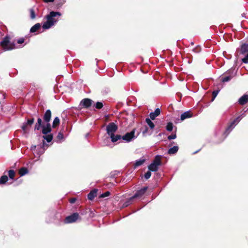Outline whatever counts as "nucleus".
<instances>
[{
    "instance_id": "nucleus-24",
    "label": "nucleus",
    "mask_w": 248,
    "mask_h": 248,
    "mask_svg": "<svg viewBox=\"0 0 248 248\" xmlns=\"http://www.w3.org/2000/svg\"><path fill=\"white\" fill-rule=\"evenodd\" d=\"M43 138L48 142H50L53 139V136H52V135L50 134V135H47L44 136Z\"/></svg>"
},
{
    "instance_id": "nucleus-3",
    "label": "nucleus",
    "mask_w": 248,
    "mask_h": 248,
    "mask_svg": "<svg viewBox=\"0 0 248 248\" xmlns=\"http://www.w3.org/2000/svg\"><path fill=\"white\" fill-rule=\"evenodd\" d=\"M0 46L5 50H9L15 48V45L10 42V37L8 36H6L3 38L0 42Z\"/></svg>"
},
{
    "instance_id": "nucleus-27",
    "label": "nucleus",
    "mask_w": 248,
    "mask_h": 248,
    "mask_svg": "<svg viewBox=\"0 0 248 248\" xmlns=\"http://www.w3.org/2000/svg\"><path fill=\"white\" fill-rule=\"evenodd\" d=\"M30 17L31 19H33L35 18V14L34 10L33 9H30Z\"/></svg>"
},
{
    "instance_id": "nucleus-5",
    "label": "nucleus",
    "mask_w": 248,
    "mask_h": 248,
    "mask_svg": "<svg viewBox=\"0 0 248 248\" xmlns=\"http://www.w3.org/2000/svg\"><path fill=\"white\" fill-rule=\"evenodd\" d=\"M161 161L160 159V156L159 155H156L153 161V163H152L149 166L148 169L150 171H156L158 170V166L160 165Z\"/></svg>"
},
{
    "instance_id": "nucleus-32",
    "label": "nucleus",
    "mask_w": 248,
    "mask_h": 248,
    "mask_svg": "<svg viewBox=\"0 0 248 248\" xmlns=\"http://www.w3.org/2000/svg\"><path fill=\"white\" fill-rule=\"evenodd\" d=\"M109 195H110V192L109 191H107V192H105L104 193L102 194L100 196V197L105 198V197L108 196Z\"/></svg>"
},
{
    "instance_id": "nucleus-31",
    "label": "nucleus",
    "mask_w": 248,
    "mask_h": 248,
    "mask_svg": "<svg viewBox=\"0 0 248 248\" xmlns=\"http://www.w3.org/2000/svg\"><path fill=\"white\" fill-rule=\"evenodd\" d=\"M151 172L150 170V171H147L145 174L144 177L146 179H148L151 177Z\"/></svg>"
},
{
    "instance_id": "nucleus-7",
    "label": "nucleus",
    "mask_w": 248,
    "mask_h": 248,
    "mask_svg": "<svg viewBox=\"0 0 248 248\" xmlns=\"http://www.w3.org/2000/svg\"><path fill=\"white\" fill-rule=\"evenodd\" d=\"M135 130L133 129L131 132L126 133L124 135L121 136V138L126 142H130L136 137L135 136Z\"/></svg>"
},
{
    "instance_id": "nucleus-1",
    "label": "nucleus",
    "mask_w": 248,
    "mask_h": 248,
    "mask_svg": "<svg viewBox=\"0 0 248 248\" xmlns=\"http://www.w3.org/2000/svg\"><path fill=\"white\" fill-rule=\"evenodd\" d=\"M61 16V13L59 12L51 11L46 16V21L43 25L44 29H48L54 25L58 21V17Z\"/></svg>"
},
{
    "instance_id": "nucleus-23",
    "label": "nucleus",
    "mask_w": 248,
    "mask_h": 248,
    "mask_svg": "<svg viewBox=\"0 0 248 248\" xmlns=\"http://www.w3.org/2000/svg\"><path fill=\"white\" fill-rule=\"evenodd\" d=\"M146 122L151 129H153L154 128L155 125L149 118L146 119Z\"/></svg>"
},
{
    "instance_id": "nucleus-38",
    "label": "nucleus",
    "mask_w": 248,
    "mask_h": 248,
    "mask_svg": "<svg viewBox=\"0 0 248 248\" xmlns=\"http://www.w3.org/2000/svg\"><path fill=\"white\" fill-rule=\"evenodd\" d=\"M24 41H25V40L24 38H20L18 40L17 43L18 44H22V43H24Z\"/></svg>"
},
{
    "instance_id": "nucleus-12",
    "label": "nucleus",
    "mask_w": 248,
    "mask_h": 248,
    "mask_svg": "<svg viewBox=\"0 0 248 248\" xmlns=\"http://www.w3.org/2000/svg\"><path fill=\"white\" fill-rule=\"evenodd\" d=\"M160 113V110L159 108H156L154 112H151L150 113V117L152 120H154L158 116Z\"/></svg>"
},
{
    "instance_id": "nucleus-17",
    "label": "nucleus",
    "mask_w": 248,
    "mask_h": 248,
    "mask_svg": "<svg viewBox=\"0 0 248 248\" xmlns=\"http://www.w3.org/2000/svg\"><path fill=\"white\" fill-rule=\"evenodd\" d=\"M42 119L40 118H38L37 119V122L36 123L34 127V129L35 130H39L41 127H42L43 125H42Z\"/></svg>"
},
{
    "instance_id": "nucleus-35",
    "label": "nucleus",
    "mask_w": 248,
    "mask_h": 248,
    "mask_svg": "<svg viewBox=\"0 0 248 248\" xmlns=\"http://www.w3.org/2000/svg\"><path fill=\"white\" fill-rule=\"evenodd\" d=\"M242 61L244 63H248V54L242 59Z\"/></svg>"
},
{
    "instance_id": "nucleus-25",
    "label": "nucleus",
    "mask_w": 248,
    "mask_h": 248,
    "mask_svg": "<svg viewBox=\"0 0 248 248\" xmlns=\"http://www.w3.org/2000/svg\"><path fill=\"white\" fill-rule=\"evenodd\" d=\"M166 129L169 131H171L173 129V124L171 122L168 123L166 126Z\"/></svg>"
},
{
    "instance_id": "nucleus-13",
    "label": "nucleus",
    "mask_w": 248,
    "mask_h": 248,
    "mask_svg": "<svg viewBox=\"0 0 248 248\" xmlns=\"http://www.w3.org/2000/svg\"><path fill=\"white\" fill-rule=\"evenodd\" d=\"M241 105H244L248 102V95L245 94L241 97L238 101Z\"/></svg>"
},
{
    "instance_id": "nucleus-20",
    "label": "nucleus",
    "mask_w": 248,
    "mask_h": 248,
    "mask_svg": "<svg viewBox=\"0 0 248 248\" xmlns=\"http://www.w3.org/2000/svg\"><path fill=\"white\" fill-rule=\"evenodd\" d=\"M40 24L39 23H37L31 28V29L30 30V31L31 32H34L37 30H38L40 28Z\"/></svg>"
},
{
    "instance_id": "nucleus-22",
    "label": "nucleus",
    "mask_w": 248,
    "mask_h": 248,
    "mask_svg": "<svg viewBox=\"0 0 248 248\" xmlns=\"http://www.w3.org/2000/svg\"><path fill=\"white\" fill-rule=\"evenodd\" d=\"M60 124V119L58 117H56L55 118L53 122V127L55 128Z\"/></svg>"
},
{
    "instance_id": "nucleus-6",
    "label": "nucleus",
    "mask_w": 248,
    "mask_h": 248,
    "mask_svg": "<svg viewBox=\"0 0 248 248\" xmlns=\"http://www.w3.org/2000/svg\"><path fill=\"white\" fill-rule=\"evenodd\" d=\"M148 189L147 186L144 187L143 188H141V189L138 190L135 194L134 195L130 198L129 201H131L132 199L135 198H138L141 197L144 194L145 192L147 191ZM130 204V201L128 202L127 203H125L124 206H127Z\"/></svg>"
},
{
    "instance_id": "nucleus-36",
    "label": "nucleus",
    "mask_w": 248,
    "mask_h": 248,
    "mask_svg": "<svg viewBox=\"0 0 248 248\" xmlns=\"http://www.w3.org/2000/svg\"><path fill=\"white\" fill-rule=\"evenodd\" d=\"M176 138V134L171 135L169 136H168V139L169 140H173L175 139Z\"/></svg>"
},
{
    "instance_id": "nucleus-15",
    "label": "nucleus",
    "mask_w": 248,
    "mask_h": 248,
    "mask_svg": "<svg viewBox=\"0 0 248 248\" xmlns=\"http://www.w3.org/2000/svg\"><path fill=\"white\" fill-rule=\"evenodd\" d=\"M97 190L94 189L91 191L88 195V198L89 200H92L97 195Z\"/></svg>"
},
{
    "instance_id": "nucleus-10",
    "label": "nucleus",
    "mask_w": 248,
    "mask_h": 248,
    "mask_svg": "<svg viewBox=\"0 0 248 248\" xmlns=\"http://www.w3.org/2000/svg\"><path fill=\"white\" fill-rule=\"evenodd\" d=\"M51 117V112L49 109H47L44 115V120L46 123H49Z\"/></svg>"
},
{
    "instance_id": "nucleus-37",
    "label": "nucleus",
    "mask_w": 248,
    "mask_h": 248,
    "mask_svg": "<svg viewBox=\"0 0 248 248\" xmlns=\"http://www.w3.org/2000/svg\"><path fill=\"white\" fill-rule=\"evenodd\" d=\"M27 125H27L26 123H25V124H23V125H22V129H23L25 132H26V131H27Z\"/></svg>"
},
{
    "instance_id": "nucleus-21",
    "label": "nucleus",
    "mask_w": 248,
    "mask_h": 248,
    "mask_svg": "<svg viewBox=\"0 0 248 248\" xmlns=\"http://www.w3.org/2000/svg\"><path fill=\"white\" fill-rule=\"evenodd\" d=\"M28 171L27 168H22L19 170V173L21 176H23L28 173Z\"/></svg>"
},
{
    "instance_id": "nucleus-19",
    "label": "nucleus",
    "mask_w": 248,
    "mask_h": 248,
    "mask_svg": "<svg viewBox=\"0 0 248 248\" xmlns=\"http://www.w3.org/2000/svg\"><path fill=\"white\" fill-rule=\"evenodd\" d=\"M145 161L144 158H140L139 160H136L134 164V167H137L142 165Z\"/></svg>"
},
{
    "instance_id": "nucleus-39",
    "label": "nucleus",
    "mask_w": 248,
    "mask_h": 248,
    "mask_svg": "<svg viewBox=\"0 0 248 248\" xmlns=\"http://www.w3.org/2000/svg\"><path fill=\"white\" fill-rule=\"evenodd\" d=\"M58 138L60 140H61L63 138V135L61 133H59L58 136H57Z\"/></svg>"
},
{
    "instance_id": "nucleus-14",
    "label": "nucleus",
    "mask_w": 248,
    "mask_h": 248,
    "mask_svg": "<svg viewBox=\"0 0 248 248\" xmlns=\"http://www.w3.org/2000/svg\"><path fill=\"white\" fill-rule=\"evenodd\" d=\"M191 117H192V114L190 113V112L189 111H186V112H185L181 114V120L182 121H183L186 118H189Z\"/></svg>"
},
{
    "instance_id": "nucleus-11",
    "label": "nucleus",
    "mask_w": 248,
    "mask_h": 248,
    "mask_svg": "<svg viewBox=\"0 0 248 248\" xmlns=\"http://www.w3.org/2000/svg\"><path fill=\"white\" fill-rule=\"evenodd\" d=\"M42 133L44 134H47L51 131V125L49 123H47L46 125L42 126Z\"/></svg>"
},
{
    "instance_id": "nucleus-8",
    "label": "nucleus",
    "mask_w": 248,
    "mask_h": 248,
    "mask_svg": "<svg viewBox=\"0 0 248 248\" xmlns=\"http://www.w3.org/2000/svg\"><path fill=\"white\" fill-rule=\"evenodd\" d=\"M79 217L78 213H75L70 216L67 217L64 219L65 223H71L78 220Z\"/></svg>"
},
{
    "instance_id": "nucleus-9",
    "label": "nucleus",
    "mask_w": 248,
    "mask_h": 248,
    "mask_svg": "<svg viewBox=\"0 0 248 248\" xmlns=\"http://www.w3.org/2000/svg\"><path fill=\"white\" fill-rule=\"evenodd\" d=\"M92 102L93 101L92 100L88 99V98H85V99H83L81 101V102L80 103V105L81 106H82V107L85 108H88L91 106Z\"/></svg>"
},
{
    "instance_id": "nucleus-30",
    "label": "nucleus",
    "mask_w": 248,
    "mask_h": 248,
    "mask_svg": "<svg viewBox=\"0 0 248 248\" xmlns=\"http://www.w3.org/2000/svg\"><path fill=\"white\" fill-rule=\"evenodd\" d=\"M231 79V76H227L224 78H223L221 79L222 81L223 82H227L229 81Z\"/></svg>"
},
{
    "instance_id": "nucleus-34",
    "label": "nucleus",
    "mask_w": 248,
    "mask_h": 248,
    "mask_svg": "<svg viewBox=\"0 0 248 248\" xmlns=\"http://www.w3.org/2000/svg\"><path fill=\"white\" fill-rule=\"evenodd\" d=\"M219 91H214L213 92V98L212 99V101H213L215 98H216V97L217 96L218 93Z\"/></svg>"
},
{
    "instance_id": "nucleus-18",
    "label": "nucleus",
    "mask_w": 248,
    "mask_h": 248,
    "mask_svg": "<svg viewBox=\"0 0 248 248\" xmlns=\"http://www.w3.org/2000/svg\"><path fill=\"white\" fill-rule=\"evenodd\" d=\"M241 53L243 54L248 52V44H244L241 46Z\"/></svg>"
},
{
    "instance_id": "nucleus-33",
    "label": "nucleus",
    "mask_w": 248,
    "mask_h": 248,
    "mask_svg": "<svg viewBox=\"0 0 248 248\" xmlns=\"http://www.w3.org/2000/svg\"><path fill=\"white\" fill-rule=\"evenodd\" d=\"M34 123V119L28 120L26 123L27 125H31Z\"/></svg>"
},
{
    "instance_id": "nucleus-40",
    "label": "nucleus",
    "mask_w": 248,
    "mask_h": 248,
    "mask_svg": "<svg viewBox=\"0 0 248 248\" xmlns=\"http://www.w3.org/2000/svg\"><path fill=\"white\" fill-rule=\"evenodd\" d=\"M43 1H44L45 2L48 3V2H53V1H54V0H43Z\"/></svg>"
},
{
    "instance_id": "nucleus-16",
    "label": "nucleus",
    "mask_w": 248,
    "mask_h": 248,
    "mask_svg": "<svg viewBox=\"0 0 248 248\" xmlns=\"http://www.w3.org/2000/svg\"><path fill=\"white\" fill-rule=\"evenodd\" d=\"M178 146H174L170 148L168 151L169 154H174L176 153L178 150Z\"/></svg>"
},
{
    "instance_id": "nucleus-26",
    "label": "nucleus",
    "mask_w": 248,
    "mask_h": 248,
    "mask_svg": "<svg viewBox=\"0 0 248 248\" xmlns=\"http://www.w3.org/2000/svg\"><path fill=\"white\" fill-rule=\"evenodd\" d=\"M8 180V177L6 175H3L0 178V184H4Z\"/></svg>"
},
{
    "instance_id": "nucleus-2",
    "label": "nucleus",
    "mask_w": 248,
    "mask_h": 248,
    "mask_svg": "<svg viewBox=\"0 0 248 248\" xmlns=\"http://www.w3.org/2000/svg\"><path fill=\"white\" fill-rule=\"evenodd\" d=\"M117 128V126L113 123L109 124L107 126V134L110 136L111 141L113 142L118 141L121 138V136L119 135H114Z\"/></svg>"
},
{
    "instance_id": "nucleus-29",
    "label": "nucleus",
    "mask_w": 248,
    "mask_h": 248,
    "mask_svg": "<svg viewBox=\"0 0 248 248\" xmlns=\"http://www.w3.org/2000/svg\"><path fill=\"white\" fill-rule=\"evenodd\" d=\"M103 103L100 102H97L95 105V107L97 109H100L103 107Z\"/></svg>"
},
{
    "instance_id": "nucleus-4",
    "label": "nucleus",
    "mask_w": 248,
    "mask_h": 248,
    "mask_svg": "<svg viewBox=\"0 0 248 248\" xmlns=\"http://www.w3.org/2000/svg\"><path fill=\"white\" fill-rule=\"evenodd\" d=\"M244 114L238 116L235 119H234L233 122H232L226 128L225 132H224V136L223 139H224L227 135L229 134V133L232 130V129L234 127V126L239 123V122L241 120V119L244 117Z\"/></svg>"
},
{
    "instance_id": "nucleus-28",
    "label": "nucleus",
    "mask_w": 248,
    "mask_h": 248,
    "mask_svg": "<svg viewBox=\"0 0 248 248\" xmlns=\"http://www.w3.org/2000/svg\"><path fill=\"white\" fill-rule=\"evenodd\" d=\"M15 175V173L14 170H10L8 171V175L10 178L13 179Z\"/></svg>"
},
{
    "instance_id": "nucleus-41",
    "label": "nucleus",
    "mask_w": 248,
    "mask_h": 248,
    "mask_svg": "<svg viewBox=\"0 0 248 248\" xmlns=\"http://www.w3.org/2000/svg\"><path fill=\"white\" fill-rule=\"evenodd\" d=\"M75 202H76V199H75V198H72V199H70V202L71 203H74Z\"/></svg>"
}]
</instances>
